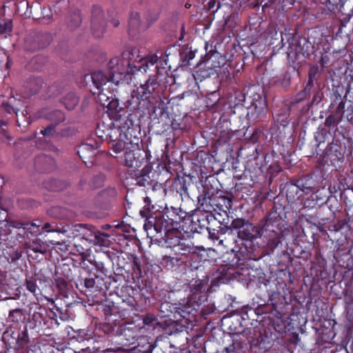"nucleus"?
I'll use <instances>...</instances> for the list:
<instances>
[{
	"label": "nucleus",
	"mask_w": 353,
	"mask_h": 353,
	"mask_svg": "<svg viewBox=\"0 0 353 353\" xmlns=\"http://www.w3.org/2000/svg\"><path fill=\"white\" fill-rule=\"evenodd\" d=\"M137 53L136 49L126 50L123 52L121 57H115L109 61L106 70L91 74L92 83L97 90L93 94L97 95L98 101L102 105L115 95L127 76H130V81L137 86L140 75L145 74L150 66L156 65L155 68L159 70V59L156 54L137 60L134 58Z\"/></svg>",
	"instance_id": "f257e3e1"
},
{
	"label": "nucleus",
	"mask_w": 353,
	"mask_h": 353,
	"mask_svg": "<svg viewBox=\"0 0 353 353\" xmlns=\"http://www.w3.org/2000/svg\"><path fill=\"white\" fill-rule=\"evenodd\" d=\"M284 210L274 205L257 224L245 218H236L228 228L234 231L243 245L252 250H255L256 240L260 239L263 252L271 254L291 234V229L282 216Z\"/></svg>",
	"instance_id": "f03ea898"
},
{
	"label": "nucleus",
	"mask_w": 353,
	"mask_h": 353,
	"mask_svg": "<svg viewBox=\"0 0 353 353\" xmlns=\"http://www.w3.org/2000/svg\"><path fill=\"white\" fill-rule=\"evenodd\" d=\"M144 209L140 210V214L145 218L143 229L148 237L155 241L159 245L166 248L180 246L181 232L172 223L168 221L160 212L153 215L154 205L150 207L149 197L144 199Z\"/></svg>",
	"instance_id": "7ed1b4c3"
},
{
	"label": "nucleus",
	"mask_w": 353,
	"mask_h": 353,
	"mask_svg": "<svg viewBox=\"0 0 353 353\" xmlns=\"http://www.w3.org/2000/svg\"><path fill=\"white\" fill-rule=\"evenodd\" d=\"M143 290L132 285H124L118 290V296L122 300L121 303L116 305L113 301L105 300L99 305L97 310L101 312L106 319L112 316L122 319H130L137 316L136 312L140 307V302H145V297L141 292Z\"/></svg>",
	"instance_id": "20e7f679"
},
{
	"label": "nucleus",
	"mask_w": 353,
	"mask_h": 353,
	"mask_svg": "<svg viewBox=\"0 0 353 353\" xmlns=\"http://www.w3.org/2000/svg\"><path fill=\"white\" fill-rule=\"evenodd\" d=\"M165 219L172 223L171 225H174L181 233L185 234L199 232L198 228L201 229L205 227V223H208V216L201 214V217L197 214L189 215L188 213L181 208L174 207H165L162 212Z\"/></svg>",
	"instance_id": "39448f33"
},
{
	"label": "nucleus",
	"mask_w": 353,
	"mask_h": 353,
	"mask_svg": "<svg viewBox=\"0 0 353 353\" xmlns=\"http://www.w3.org/2000/svg\"><path fill=\"white\" fill-rule=\"evenodd\" d=\"M190 294L187 299H182L184 304L188 307L192 309L191 314L194 319L200 313L203 315L210 314L212 311L205 312L204 308H201L202 303H203L208 299L207 290H208V283L203 280H196L194 283L190 285Z\"/></svg>",
	"instance_id": "423d86ee"
},
{
	"label": "nucleus",
	"mask_w": 353,
	"mask_h": 353,
	"mask_svg": "<svg viewBox=\"0 0 353 353\" xmlns=\"http://www.w3.org/2000/svg\"><path fill=\"white\" fill-rule=\"evenodd\" d=\"M291 107L284 106L273 116L274 122L270 132L272 137L278 141H283L293 132V125L291 123Z\"/></svg>",
	"instance_id": "0eeeda50"
},
{
	"label": "nucleus",
	"mask_w": 353,
	"mask_h": 353,
	"mask_svg": "<svg viewBox=\"0 0 353 353\" xmlns=\"http://www.w3.org/2000/svg\"><path fill=\"white\" fill-rule=\"evenodd\" d=\"M344 153L341 141L332 138V141L327 143L325 148H319L316 150L318 161L321 165L336 166L339 162L344 160Z\"/></svg>",
	"instance_id": "6e6552de"
},
{
	"label": "nucleus",
	"mask_w": 353,
	"mask_h": 353,
	"mask_svg": "<svg viewBox=\"0 0 353 353\" xmlns=\"http://www.w3.org/2000/svg\"><path fill=\"white\" fill-rule=\"evenodd\" d=\"M163 88V85L158 81L157 76H150L143 83H139V86L137 88L136 92L142 99L147 101L148 104L154 109L155 104L158 101H161Z\"/></svg>",
	"instance_id": "1a4fd4ad"
},
{
	"label": "nucleus",
	"mask_w": 353,
	"mask_h": 353,
	"mask_svg": "<svg viewBox=\"0 0 353 353\" xmlns=\"http://www.w3.org/2000/svg\"><path fill=\"white\" fill-rule=\"evenodd\" d=\"M3 107L8 114H16L17 117V123L19 126L26 127L30 124L31 118L26 110V102L22 100L21 97L17 98L14 96L9 97L8 101L3 103Z\"/></svg>",
	"instance_id": "9d476101"
},
{
	"label": "nucleus",
	"mask_w": 353,
	"mask_h": 353,
	"mask_svg": "<svg viewBox=\"0 0 353 353\" xmlns=\"http://www.w3.org/2000/svg\"><path fill=\"white\" fill-rule=\"evenodd\" d=\"M159 311L162 317H169L172 315L174 318L177 319L182 318L190 321L194 319L191 314V311H193L192 309L187 307L182 300L178 303L167 301L162 303Z\"/></svg>",
	"instance_id": "9b49d317"
},
{
	"label": "nucleus",
	"mask_w": 353,
	"mask_h": 353,
	"mask_svg": "<svg viewBox=\"0 0 353 353\" xmlns=\"http://www.w3.org/2000/svg\"><path fill=\"white\" fill-rule=\"evenodd\" d=\"M76 286L82 293L92 299L97 297L103 290L99 277L90 273L88 276H81L76 283Z\"/></svg>",
	"instance_id": "f8f14e48"
},
{
	"label": "nucleus",
	"mask_w": 353,
	"mask_h": 353,
	"mask_svg": "<svg viewBox=\"0 0 353 353\" xmlns=\"http://www.w3.org/2000/svg\"><path fill=\"white\" fill-rule=\"evenodd\" d=\"M141 327L130 321L120 325L116 333L119 337V343L123 346H128L136 343L139 336Z\"/></svg>",
	"instance_id": "ddd939ff"
},
{
	"label": "nucleus",
	"mask_w": 353,
	"mask_h": 353,
	"mask_svg": "<svg viewBox=\"0 0 353 353\" xmlns=\"http://www.w3.org/2000/svg\"><path fill=\"white\" fill-rule=\"evenodd\" d=\"M284 39H286L288 43V51L286 52L288 59L294 61L300 54H302L303 57H305V54H309L304 49V46L308 44L305 38L298 39L293 34L285 33L283 35V33H281L282 43Z\"/></svg>",
	"instance_id": "4468645a"
},
{
	"label": "nucleus",
	"mask_w": 353,
	"mask_h": 353,
	"mask_svg": "<svg viewBox=\"0 0 353 353\" xmlns=\"http://www.w3.org/2000/svg\"><path fill=\"white\" fill-rule=\"evenodd\" d=\"M120 125L112 128V130H118V135L125 142L128 143L131 147H135L139 143V131L134 126L132 121L123 118L119 121Z\"/></svg>",
	"instance_id": "2eb2a0df"
},
{
	"label": "nucleus",
	"mask_w": 353,
	"mask_h": 353,
	"mask_svg": "<svg viewBox=\"0 0 353 353\" xmlns=\"http://www.w3.org/2000/svg\"><path fill=\"white\" fill-rule=\"evenodd\" d=\"M124 108L126 112H129V115L138 113L139 116L150 114V110L154 109L148 104L147 101L137 94L136 90H134L131 96L123 103Z\"/></svg>",
	"instance_id": "dca6fc26"
},
{
	"label": "nucleus",
	"mask_w": 353,
	"mask_h": 353,
	"mask_svg": "<svg viewBox=\"0 0 353 353\" xmlns=\"http://www.w3.org/2000/svg\"><path fill=\"white\" fill-rule=\"evenodd\" d=\"M50 40V36L48 33L31 32L25 39L24 48L26 51L34 52L46 48Z\"/></svg>",
	"instance_id": "f3484780"
},
{
	"label": "nucleus",
	"mask_w": 353,
	"mask_h": 353,
	"mask_svg": "<svg viewBox=\"0 0 353 353\" xmlns=\"http://www.w3.org/2000/svg\"><path fill=\"white\" fill-rule=\"evenodd\" d=\"M98 148V143L91 139L89 142L83 143L78 146L77 153L87 167H92L94 164Z\"/></svg>",
	"instance_id": "a211bd4d"
},
{
	"label": "nucleus",
	"mask_w": 353,
	"mask_h": 353,
	"mask_svg": "<svg viewBox=\"0 0 353 353\" xmlns=\"http://www.w3.org/2000/svg\"><path fill=\"white\" fill-rule=\"evenodd\" d=\"M285 297L278 292H272L269 297L271 307H259L254 311L257 314L271 313L276 316L282 315V309L284 307Z\"/></svg>",
	"instance_id": "6ab92c4d"
},
{
	"label": "nucleus",
	"mask_w": 353,
	"mask_h": 353,
	"mask_svg": "<svg viewBox=\"0 0 353 353\" xmlns=\"http://www.w3.org/2000/svg\"><path fill=\"white\" fill-rule=\"evenodd\" d=\"M106 28V22L104 20V12L98 6H94L91 17V30L96 38L103 37Z\"/></svg>",
	"instance_id": "aec40b11"
},
{
	"label": "nucleus",
	"mask_w": 353,
	"mask_h": 353,
	"mask_svg": "<svg viewBox=\"0 0 353 353\" xmlns=\"http://www.w3.org/2000/svg\"><path fill=\"white\" fill-rule=\"evenodd\" d=\"M124 160L127 166L130 168H139L146 162V153L139 149V145L135 147L130 146L124 152Z\"/></svg>",
	"instance_id": "412c9836"
},
{
	"label": "nucleus",
	"mask_w": 353,
	"mask_h": 353,
	"mask_svg": "<svg viewBox=\"0 0 353 353\" xmlns=\"http://www.w3.org/2000/svg\"><path fill=\"white\" fill-rule=\"evenodd\" d=\"M106 176L103 173H99L90 178L82 177L79 183L78 188L82 191L88 192L102 188L104 185Z\"/></svg>",
	"instance_id": "4be33fe9"
},
{
	"label": "nucleus",
	"mask_w": 353,
	"mask_h": 353,
	"mask_svg": "<svg viewBox=\"0 0 353 353\" xmlns=\"http://www.w3.org/2000/svg\"><path fill=\"white\" fill-rule=\"evenodd\" d=\"M330 99L331 103L329 106V110L334 108L335 105L337 104L336 108L332 110L330 114L340 121H342V120L345 119L344 108H345L346 99L344 100L342 99L341 94L337 89L334 90Z\"/></svg>",
	"instance_id": "5701e85b"
},
{
	"label": "nucleus",
	"mask_w": 353,
	"mask_h": 353,
	"mask_svg": "<svg viewBox=\"0 0 353 353\" xmlns=\"http://www.w3.org/2000/svg\"><path fill=\"white\" fill-rule=\"evenodd\" d=\"M154 174L150 168L145 166L135 174L136 184L148 188H154L158 185V182L153 179Z\"/></svg>",
	"instance_id": "b1692460"
},
{
	"label": "nucleus",
	"mask_w": 353,
	"mask_h": 353,
	"mask_svg": "<svg viewBox=\"0 0 353 353\" xmlns=\"http://www.w3.org/2000/svg\"><path fill=\"white\" fill-rule=\"evenodd\" d=\"M43 81L41 78L31 76L26 82L23 90H21V98L28 99L38 93L43 86Z\"/></svg>",
	"instance_id": "393cba45"
},
{
	"label": "nucleus",
	"mask_w": 353,
	"mask_h": 353,
	"mask_svg": "<svg viewBox=\"0 0 353 353\" xmlns=\"http://www.w3.org/2000/svg\"><path fill=\"white\" fill-rule=\"evenodd\" d=\"M106 139H109L110 148L115 153H120L122 151L124 152L128 150L130 145L125 142L122 138L118 135V130H110V132L106 135Z\"/></svg>",
	"instance_id": "a878e982"
},
{
	"label": "nucleus",
	"mask_w": 353,
	"mask_h": 353,
	"mask_svg": "<svg viewBox=\"0 0 353 353\" xmlns=\"http://www.w3.org/2000/svg\"><path fill=\"white\" fill-rule=\"evenodd\" d=\"M34 165L39 172H50L56 168L54 159L43 153L39 154L36 157Z\"/></svg>",
	"instance_id": "bb28decb"
},
{
	"label": "nucleus",
	"mask_w": 353,
	"mask_h": 353,
	"mask_svg": "<svg viewBox=\"0 0 353 353\" xmlns=\"http://www.w3.org/2000/svg\"><path fill=\"white\" fill-rule=\"evenodd\" d=\"M187 176H179L174 178L170 185V190L179 194L183 199V197H189L188 194V185H190L188 181Z\"/></svg>",
	"instance_id": "cd10ccee"
},
{
	"label": "nucleus",
	"mask_w": 353,
	"mask_h": 353,
	"mask_svg": "<svg viewBox=\"0 0 353 353\" xmlns=\"http://www.w3.org/2000/svg\"><path fill=\"white\" fill-rule=\"evenodd\" d=\"M210 203L216 205L217 209L223 212H230L232 208V196L230 194L219 195L214 198H210Z\"/></svg>",
	"instance_id": "c85d7f7f"
},
{
	"label": "nucleus",
	"mask_w": 353,
	"mask_h": 353,
	"mask_svg": "<svg viewBox=\"0 0 353 353\" xmlns=\"http://www.w3.org/2000/svg\"><path fill=\"white\" fill-rule=\"evenodd\" d=\"M254 250H252L250 248H247L245 245L244 248H240L238 251H235L233 249L234 256L230 265L236 267L243 265L247 260L251 259V253Z\"/></svg>",
	"instance_id": "c756f323"
},
{
	"label": "nucleus",
	"mask_w": 353,
	"mask_h": 353,
	"mask_svg": "<svg viewBox=\"0 0 353 353\" xmlns=\"http://www.w3.org/2000/svg\"><path fill=\"white\" fill-rule=\"evenodd\" d=\"M246 117L249 121L262 120L268 111V105L259 103L258 106L249 105L247 108Z\"/></svg>",
	"instance_id": "7c9ffc66"
},
{
	"label": "nucleus",
	"mask_w": 353,
	"mask_h": 353,
	"mask_svg": "<svg viewBox=\"0 0 353 353\" xmlns=\"http://www.w3.org/2000/svg\"><path fill=\"white\" fill-rule=\"evenodd\" d=\"M117 194V192L114 186H108L94 196V202L96 205H101L109 202L115 198Z\"/></svg>",
	"instance_id": "2f4dec72"
},
{
	"label": "nucleus",
	"mask_w": 353,
	"mask_h": 353,
	"mask_svg": "<svg viewBox=\"0 0 353 353\" xmlns=\"http://www.w3.org/2000/svg\"><path fill=\"white\" fill-rule=\"evenodd\" d=\"M41 117L43 119L50 121L52 124L55 125L63 122L65 120V114L59 110H46L43 109L41 111Z\"/></svg>",
	"instance_id": "473e14b6"
},
{
	"label": "nucleus",
	"mask_w": 353,
	"mask_h": 353,
	"mask_svg": "<svg viewBox=\"0 0 353 353\" xmlns=\"http://www.w3.org/2000/svg\"><path fill=\"white\" fill-rule=\"evenodd\" d=\"M117 93L118 92H115V95L110 98L107 102H105L104 106H106L108 108L107 112L108 113L109 117L114 119H116L117 117H119V119L121 121L123 119H121L120 112L123 108L119 107V101L117 99H115Z\"/></svg>",
	"instance_id": "72a5a7b5"
},
{
	"label": "nucleus",
	"mask_w": 353,
	"mask_h": 353,
	"mask_svg": "<svg viewBox=\"0 0 353 353\" xmlns=\"http://www.w3.org/2000/svg\"><path fill=\"white\" fill-rule=\"evenodd\" d=\"M137 345L133 347V351L139 353H152L155 347L152 341L148 336H139L137 339Z\"/></svg>",
	"instance_id": "f704fd0d"
},
{
	"label": "nucleus",
	"mask_w": 353,
	"mask_h": 353,
	"mask_svg": "<svg viewBox=\"0 0 353 353\" xmlns=\"http://www.w3.org/2000/svg\"><path fill=\"white\" fill-rule=\"evenodd\" d=\"M14 342V344H12L10 347L15 350H21L28 347L30 337L26 326H24L20 333L17 334V337Z\"/></svg>",
	"instance_id": "c9c22d12"
},
{
	"label": "nucleus",
	"mask_w": 353,
	"mask_h": 353,
	"mask_svg": "<svg viewBox=\"0 0 353 353\" xmlns=\"http://www.w3.org/2000/svg\"><path fill=\"white\" fill-rule=\"evenodd\" d=\"M330 138H333L330 130L323 126H319L314 134V139L317 143L316 150L319 149V148H322V144L329 141Z\"/></svg>",
	"instance_id": "e433bc0d"
},
{
	"label": "nucleus",
	"mask_w": 353,
	"mask_h": 353,
	"mask_svg": "<svg viewBox=\"0 0 353 353\" xmlns=\"http://www.w3.org/2000/svg\"><path fill=\"white\" fill-rule=\"evenodd\" d=\"M21 331L20 327L14 325H10L3 334V341L11 347L17 337V334H19Z\"/></svg>",
	"instance_id": "4c0bfd02"
},
{
	"label": "nucleus",
	"mask_w": 353,
	"mask_h": 353,
	"mask_svg": "<svg viewBox=\"0 0 353 353\" xmlns=\"http://www.w3.org/2000/svg\"><path fill=\"white\" fill-rule=\"evenodd\" d=\"M141 28L140 15L138 12H132L129 23H128V32L129 34L134 37L139 32Z\"/></svg>",
	"instance_id": "58836bf2"
},
{
	"label": "nucleus",
	"mask_w": 353,
	"mask_h": 353,
	"mask_svg": "<svg viewBox=\"0 0 353 353\" xmlns=\"http://www.w3.org/2000/svg\"><path fill=\"white\" fill-rule=\"evenodd\" d=\"M274 331H272L271 329H268V330H264V336H261V341L260 343H267L268 344H270L272 342L279 341L283 338V331L277 330L274 327H273Z\"/></svg>",
	"instance_id": "ea45409f"
},
{
	"label": "nucleus",
	"mask_w": 353,
	"mask_h": 353,
	"mask_svg": "<svg viewBox=\"0 0 353 353\" xmlns=\"http://www.w3.org/2000/svg\"><path fill=\"white\" fill-rule=\"evenodd\" d=\"M60 102L68 110H72L78 105L79 97L73 92H70L60 99Z\"/></svg>",
	"instance_id": "a19ab883"
},
{
	"label": "nucleus",
	"mask_w": 353,
	"mask_h": 353,
	"mask_svg": "<svg viewBox=\"0 0 353 353\" xmlns=\"http://www.w3.org/2000/svg\"><path fill=\"white\" fill-rule=\"evenodd\" d=\"M292 81V75L291 73L285 71L283 73L281 74L279 76L276 77L273 81L272 83L274 85L280 86L284 90H288L291 85Z\"/></svg>",
	"instance_id": "79ce46f5"
},
{
	"label": "nucleus",
	"mask_w": 353,
	"mask_h": 353,
	"mask_svg": "<svg viewBox=\"0 0 353 353\" xmlns=\"http://www.w3.org/2000/svg\"><path fill=\"white\" fill-rule=\"evenodd\" d=\"M25 319L26 316L23 310L17 308L10 310L8 321L15 323L14 325L19 326V324L23 323Z\"/></svg>",
	"instance_id": "37998d69"
},
{
	"label": "nucleus",
	"mask_w": 353,
	"mask_h": 353,
	"mask_svg": "<svg viewBox=\"0 0 353 353\" xmlns=\"http://www.w3.org/2000/svg\"><path fill=\"white\" fill-rule=\"evenodd\" d=\"M97 230L98 229L94 226L84 224L83 229H81L80 231L82 234L81 239H84L89 243H92L95 239Z\"/></svg>",
	"instance_id": "c03bdc74"
},
{
	"label": "nucleus",
	"mask_w": 353,
	"mask_h": 353,
	"mask_svg": "<svg viewBox=\"0 0 353 353\" xmlns=\"http://www.w3.org/2000/svg\"><path fill=\"white\" fill-rule=\"evenodd\" d=\"M285 188L286 196L290 200L298 199L303 196L295 182L286 184Z\"/></svg>",
	"instance_id": "a18cd8bd"
},
{
	"label": "nucleus",
	"mask_w": 353,
	"mask_h": 353,
	"mask_svg": "<svg viewBox=\"0 0 353 353\" xmlns=\"http://www.w3.org/2000/svg\"><path fill=\"white\" fill-rule=\"evenodd\" d=\"M181 259L176 256L165 255L160 261L161 265L168 270L173 269L179 265Z\"/></svg>",
	"instance_id": "49530a36"
},
{
	"label": "nucleus",
	"mask_w": 353,
	"mask_h": 353,
	"mask_svg": "<svg viewBox=\"0 0 353 353\" xmlns=\"http://www.w3.org/2000/svg\"><path fill=\"white\" fill-rule=\"evenodd\" d=\"M68 26L71 30L75 29L80 26L82 21L80 11L76 10L68 17Z\"/></svg>",
	"instance_id": "de8ad7c7"
},
{
	"label": "nucleus",
	"mask_w": 353,
	"mask_h": 353,
	"mask_svg": "<svg viewBox=\"0 0 353 353\" xmlns=\"http://www.w3.org/2000/svg\"><path fill=\"white\" fill-rule=\"evenodd\" d=\"M92 243L99 246L108 247L110 243V235L98 230Z\"/></svg>",
	"instance_id": "09e8293b"
},
{
	"label": "nucleus",
	"mask_w": 353,
	"mask_h": 353,
	"mask_svg": "<svg viewBox=\"0 0 353 353\" xmlns=\"http://www.w3.org/2000/svg\"><path fill=\"white\" fill-rule=\"evenodd\" d=\"M54 284L61 295L63 296H68L69 285L65 279L57 276V278L54 279Z\"/></svg>",
	"instance_id": "8fccbe9b"
},
{
	"label": "nucleus",
	"mask_w": 353,
	"mask_h": 353,
	"mask_svg": "<svg viewBox=\"0 0 353 353\" xmlns=\"http://www.w3.org/2000/svg\"><path fill=\"white\" fill-rule=\"evenodd\" d=\"M28 249L35 253L43 254L46 252V245L41 239H36L30 243Z\"/></svg>",
	"instance_id": "3c124183"
},
{
	"label": "nucleus",
	"mask_w": 353,
	"mask_h": 353,
	"mask_svg": "<svg viewBox=\"0 0 353 353\" xmlns=\"http://www.w3.org/2000/svg\"><path fill=\"white\" fill-rule=\"evenodd\" d=\"M219 99V93L217 91L208 94L205 97L206 106L210 109H216Z\"/></svg>",
	"instance_id": "603ef678"
},
{
	"label": "nucleus",
	"mask_w": 353,
	"mask_h": 353,
	"mask_svg": "<svg viewBox=\"0 0 353 353\" xmlns=\"http://www.w3.org/2000/svg\"><path fill=\"white\" fill-rule=\"evenodd\" d=\"M84 224H76L72 226L69 230H63L62 233H66L68 238H81V229H83Z\"/></svg>",
	"instance_id": "864d4df0"
},
{
	"label": "nucleus",
	"mask_w": 353,
	"mask_h": 353,
	"mask_svg": "<svg viewBox=\"0 0 353 353\" xmlns=\"http://www.w3.org/2000/svg\"><path fill=\"white\" fill-rule=\"evenodd\" d=\"M296 184L299 188L301 192L303 195L304 194H309L312 192V185L306 179V178H301L296 180Z\"/></svg>",
	"instance_id": "5fc2aeb1"
},
{
	"label": "nucleus",
	"mask_w": 353,
	"mask_h": 353,
	"mask_svg": "<svg viewBox=\"0 0 353 353\" xmlns=\"http://www.w3.org/2000/svg\"><path fill=\"white\" fill-rule=\"evenodd\" d=\"M45 309L41 306L39 307L38 311H34L32 315V321L34 322V327L41 326L42 322L44 321Z\"/></svg>",
	"instance_id": "6e6d98bb"
},
{
	"label": "nucleus",
	"mask_w": 353,
	"mask_h": 353,
	"mask_svg": "<svg viewBox=\"0 0 353 353\" xmlns=\"http://www.w3.org/2000/svg\"><path fill=\"white\" fill-rule=\"evenodd\" d=\"M324 98V93L323 91V88H317L313 90L312 100L310 102V105L312 106L314 105L319 104Z\"/></svg>",
	"instance_id": "4d7b16f0"
},
{
	"label": "nucleus",
	"mask_w": 353,
	"mask_h": 353,
	"mask_svg": "<svg viewBox=\"0 0 353 353\" xmlns=\"http://www.w3.org/2000/svg\"><path fill=\"white\" fill-rule=\"evenodd\" d=\"M321 71L322 69L318 65H312L309 68L307 77L316 80V84H318L321 75Z\"/></svg>",
	"instance_id": "13d9d810"
},
{
	"label": "nucleus",
	"mask_w": 353,
	"mask_h": 353,
	"mask_svg": "<svg viewBox=\"0 0 353 353\" xmlns=\"http://www.w3.org/2000/svg\"><path fill=\"white\" fill-rule=\"evenodd\" d=\"M228 228V227L222 228H221V230H218L216 229H213V228L207 227L209 239L212 240L213 241L219 240L220 234H224L225 233V231L227 230H229Z\"/></svg>",
	"instance_id": "bf43d9fd"
},
{
	"label": "nucleus",
	"mask_w": 353,
	"mask_h": 353,
	"mask_svg": "<svg viewBox=\"0 0 353 353\" xmlns=\"http://www.w3.org/2000/svg\"><path fill=\"white\" fill-rule=\"evenodd\" d=\"M345 104V108H344L345 119L352 122L353 121V101L346 100Z\"/></svg>",
	"instance_id": "052dcab7"
},
{
	"label": "nucleus",
	"mask_w": 353,
	"mask_h": 353,
	"mask_svg": "<svg viewBox=\"0 0 353 353\" xmlns=\"http://www.w3.org/2000/svg\"><path fill=\"white\" fill-rule=\"evenodd\" d=\"M341 121L330 114L325 119L324 121L323 127L326 128H336L337 129V125Z\"/></svg>",
	"instance_id": "680f3d73"
},
{
	"label": "nucleus",
	"mask_w": 353,
	"mask_h": 353,
	"mask_svg": "<svg viewBox=\"0 0 353 353\" xmlns=\"http://www.w3.org/2000/svg\"><path fill=\"white\" fill-rule=\"evenodd\" d=\"M42 230L47 232H62V229L56 223H45Z\"/></svg>",
	"instance_id": "e2e57ef3"
},
{
	"label": "nucleus",
	"mask_w": 353,
	"mask_h": 353,
	"mask_svg": "<svg viewBox=\"0 0 353 353\" xmlns=\"http://www.w3.org/2000/svg\"><path fill=\"white\" fill-rule=\"evenodd\" d=\"M251 99L250 105L253 106H258V104H267L266 99L265 97L259 93H253L252 95L250 97Z\"/></svg>",
	"instance_id": "0e129e2a"
},
{
	"label": "nucleus",
	"mask_w": 353,
	"mask_h": 353,
	"mask_svg": "<svg viewBox=\"0 0 353 353\" xmlns=\"http://www.w3.org/2000/svg\"><path fill=\"white\" fill-rule=\"evenodd\" d=\"M143 323L148 327H154L158 324V319L154 315L148 314L143 317Z\"/></svg>",
	"instance_id": "69168bd1"
},
{
	"label": "nucleus",
	"mask_w": 353,
	"mask_h": 353,
	"mask_svg": "<svg viewBox=\"0 0 353 353\" xmlns=\"http://www.w3.org/2000/svg\"><path fill=\"white\" fill-rule=\"evenodd\" d=\"M24 286L27 290L32 293L35 296H37V291L39 290V288L36 284L35 281L32 280V279H26Z\"/></svg>",
	"instance_id": "338daca9"
},
{
	"label": "nucleus",
	"mask_w": 353,
	"mask_h": 353,
	"mask_svg": "<svg viewBox=\"0 0 353 353\" xmlns=\"http://www.w3.org/2000/svg\"><path fill=\"white\" fill-rule=\"evenodd\" d=\"M12 30V21H0V34L10 33Z\"/></svg>",
	"instance_id": "774afa93"
}]
</instances>
